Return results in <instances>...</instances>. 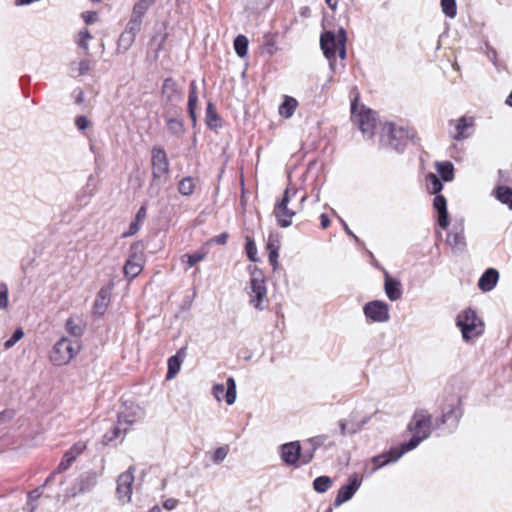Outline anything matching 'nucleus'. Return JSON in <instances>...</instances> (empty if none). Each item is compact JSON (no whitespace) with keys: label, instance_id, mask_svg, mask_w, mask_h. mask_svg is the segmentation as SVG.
<instances>
[{"label":"nucleus","instance_id":"f257e3e1","mask_svg":"<svg viewBox=\"0 0 512 512\" xmlns=\"http://www.w3.org/2000/svg\"><path fill=\"white\" fill-rule=\"evenodd\" d=\"M431 417L425 410H418L409 423V430L413 433L412 438L402 444L400 452H397L395 459H399L404 453L416 448L421 441L428 438L431 432Z\"/></svg>","mask_w":512,"mask_h":512},{"label":"nucleus","instance_id":"f03ea898","mask_svg":"<svg viewBox=\"0 0 512 512\" xmlns=\"http://www.w3.org/2000/svg\"><path fill=\"white\" fill-rule=\"evenodd\" d=\"M346 32L343 28H340L337 33L332 31H326L322 33L320 37V46L323 50L325 57L329 60L330 67L333 71H336V55L344 60L346 56Z\"/></svg>","mask_w":512,"mask_h":512},{"label":"nucleus","instance_id":"7ed1b4c3","mask_svg":"<svg viewBox=\"0 0 512 512\" xmlns=\"http://www.w3.org/2000/svg\"><path fill=\"white\" fill-rule=\"evenodd\" d=\"M456 325L461 330L463 340L467 343L480 337L485 328L483 320L472 308H467L457 315Z\"/></svg>","mask_w":512,"mask_h":512},{"label":"nucleus","instance_id":"20e7f679","mask_svg":"<svg viewBox=\"0 0 512 512\" xmlns=\"http://www.w3.org/2000/svg\"><path fill=\"white\" fill-rule=\"evenodd\" d=\"M152 181L149 190L155 194H159L160 187L166 183L169 173V161L167 154L161 147L152 149Z\"/></svg>","mask_w":512,"mask_h":512},{"label":"nucleus","instance_id":"39448f33","mask_svg":"<svg viewBox=\"0 0 512 512\" xmlns=\"http://www.w3.org/2000/svg\"><path fill=\"white\" fill-rule=\"evenodd\" d=\"M80 349V340L62 337L54 345L50 353V361L57 366L66 365L79 353Z\"/></svg>","mask_w":512,"mask_h":512},{"label":"nucleus","instance_id":"423d86ee","mask_svg":"<svg viewBox=\"0 0 512 512\" xmlns=\"http://www.w3.org/2000/svg\"><path fill=\"white\" fill-rule=\"evenodd\" d=\"M351 114L353 122L358 126L363 134L373 135L377 119L373 110L360 106L355 99L351 104Z\"/></svg>","mask_w":512,"mask_h":512},{"label":"nucleus","instance_id":"0eeeda50","mask_svg":"<svg viewBox=\"0 0 512 512\" xmlns=\"http://www.w3.org/2000/svg\"><path fill=\"white\" fill-rule=\"evenodd\" d=\"M297 193L296 189L287 188L280 202L274 207V215L279 226L286 228L292 224V219L296 215V210L289 208L288 204L292 197Z\"/></svg>","mask_w":512,"mask_h":512},{"label":"nucleus","instance_id":"6e6552de","mask_svg":"<svg viewBox=\"0 0 512 512\" xmlns=\"http://www.w3.org/2000/svg\"><path fill=\"white\" fill-rule=\"evenodd\" d=\"M142 417L143 411L139 406L133 404L125 406L119 414L118 424L114 429L115 438L119 437L121 431H126L129 426L139 421Z\"/></svg>","mask_w":512,"mask_h":512},{"label":"nucleus","instance_id":"1a4fd4ad","mask_svg":"<svg viewBox=\"0 0 512 512\" xmlns=\"http://www.w3.org/2000/svg\"><path fill=\"white\" fill-rule=\"evenodd\" d=\"M134 468L130 467L126 472L119 475L117 479L116 493L119 501L123 504L130 502L132 497V485L134 482Z\"/></svg>","mask_w":512,"mask_h":512},{"label":"nucleus","instance_id":"9d476101","mask_svg":"<svg viewBox=\"0 0 512 512\" xmlns=\"http://www.w3.org/2000/svg\"><path fill=\"white\" fill-rule=\"evenodd\" d=\"M139 248V244L131 246L129 257L123 268L125 276L129 279L135 278L143 269V258Z\"/></svg>","mask_w":512,"mask_h":512},{"label":"nucleus","instance_id":"9b49d317","mask_svg":"<svg viewBox=\"0 0 512 512\" xmlns=\"http://www.w3.org/2000/svg\"><path fill=\"white\" fill-rule=\"evenodd\" d=\"M212 394L217 401L225 399L228 405H232L236 401V383L232 377H229L224 384H215L212 387Z\"/></svg>","mask_w":512,"mask_h":512},{"label":"nucleus","instance_id":"f8f14e48","mask_svg":"<svg viewBox=\"0 0 512 512\" xmlns=\"http://www.w3.org/2000/svg\"><path fill=\"white\" fill-rule=\"evenodd\" d=\"M161 99L166 105H176L181 101L182 92L173 78L168 77L163 81Z\"/></svg>","mask_w":512,"mask_h":512},{"label":"nucleus","instance_id":"ddd939ff","mask_svg":"<svg viewBox=\"0 0 512 512\" xmlns=\"http://www.w3.org/2000/svg\"><path fill=\"white\" fill-rule=\"evenodd\" d=\"M365 316L373 322H386L389 319V310L382 301H371L364 306Z\"/></svg>","mask_w":512,"mask_h":512},{"label":"nucleus","instance_id":"4468645a","mask_svg":"<svg viewBox=\"0 0 512 512\" xmlns=\"http://www.w3.org/2000/svg\"><path fill=\"white\" fill-rule=\"evenodd\" d=\"M446 244L455 252H462L466 246L464 237V226L462 223L454 224L448 232Z\"/></svg>","mask_w":512,"mask_h":512},{"label":"nucleus","instance_id":"2eb2a0df","mask_svg":"<svg viewBox=\"0 0 512 512\" xmlns=\"http://www.w3.org/2000/svg\"><path fill=\"white\" fill-rule=\"evenodd\" d=\"M361 482L358 480L356 475H353L349 479V483L347 485L342 486L338 490V494L335 498L334 504L335 506H340L344 502L350 500L356 491L359 489Z\"/></svg>","mask_w":512,"mask_h":512},{"label":"nucleus","instance_id":"dca6fc26","mask_svg":"<svg viewBox=\"0 0 512 512\" xmlns=\"http://www.w3.org/2000/svg\"><path fill=\"white\" fill-rule=\"evenodd\" d=\"M299 442H289L281 446V459L287 465H295L300 458Z\"/></svg>","mask_w":512,"mask_h":512},{"label":"nucleus","instance_id":"f3484780","mask_svg":"<svg viewBox=\"0 0 512 512\" xmlns=\"http://www.w3.org/2000/svg\"><path fill=\"white\" fill-rule=\"evenodd\" d=\"M98 475L94 471H89L81 475V477L77 480L75 487L71 493L72 496H76L79 493H84L91 490L96 482Z\"/></svg>","mask_w":512,"mask_h":512},{"label":"nucleus","instance_id":"a211bd4d","mask_svg":"<svg viewBox=\"0 0 512 512\" xmlns=\"http://www.w3.org/2000/svg\"><path fill=\"white\" fill-rule=\"evenodd\" d=\"M65 328L68 334L80 340L86 329V322L81 315H71L66 321Z\"/></svg>","mask_w":512,"mask_h":512},{"label":"nucleus","instance_id":"6ab92c4d","mask_svg":"<svg viewBox=\"0 0 512 512\" xmlns=\"http://www.w3.org/2000/svg\"><path fill=\"white\" fill-rule=\"evenodd\" d=\"M474 126V118L463 116L455 123V133L452 138L455 140H463L470 136L469 130Z\"/></svg>","mask_w":512,"mask_h":512},{"label":"nucleus","instance_id":"aec40b11","mask_svg":"<svg viewBox=\"0 0 512 512\" xmlns=\"http://www.w3.org/2000/svg\"><path fill=\"white\" fill-rule=\"evenodd\" d=\"M186 357V348L183 347L177 351V353L173 356H171L168 359V371L166 374V379L171 380L173 379L178 372L181 369L182 363L184 362V359Z\"/></svg>","mask_w":512,"mask_h":512},{"label":"nucleus","instance_id":"412c9836","mask_svg":"<svg viewBox=\"0 0 512 512\" xmlns=\"http://www.w3.org/2000/svg\"><path fill=\"white\" fill-rule=\"evenodd\" d=\"M433 206L438 212V225L442 229H446L449 225L447 203L442 195H436L433 201Z\"/></svg>","mask_w":512,"mask_h":512},{"label":"nucleus","instance_id":"4be33fe9","mask_svg":"<svg viewBox=\"0 0 512 512\" xmlns=\"http://www.w3.org/2000/svg\"><path fill=\"white\" fill-rule=\"evenodd\" d=\"M248 300L251 306L257 310H263L268 307L269 298L267 290H249Z\"/></svg>","mask_w":512,"mask_h":512},{"label":"nucleus","instance_id":"5701e85b","mask_svg":"<svg viewBox=\"0 0 512 512\" xmlns=\"http://www.w3.org/2000/svg\"><path fill=\"white\" fill-rule=\"evenodd\" d=\"M110 302V290H100L94 301L93 313L101 316L105 313Z\"/></svg>","mask_w":512,"mask_h":512},{"label":"nucleus","instance_id":"b1692460","mask_svg":"<svg viewBox=\"0 0 512 512\" xmlns=\"http://www.w3.org/2000/svg\"><path fill=\"white\" fill-rule=\"evenodd\" d=\"M499 279V272L494 268L487 269L478 281V288H493Z\"/></svg>","mask_w":512,"mask_h":512},{"label":"nucleus","instance_id":"393cba45","mask_svg":"<svg viewBox=\"0 0 512 512\" xmlns=\"http://www.w3.org/2000/svg\"><path fill=\"white\" fill-rule=\"evenodd\" d=\"M197 103H198L197 84L193 80L190 82V92H189L188 103H187L188 113H189V116H190L193 124L196 123L195 110L197 107Z\"/></svg>","mask_w":512,"mask_h":512},{"label":"nucleus","instance_id":"a878e982","mask_svg":"<svg viewBox=\"0 0 512 512\" xmlns=\"http://www.w3.org/2000/svg\"><path fill=\"white\" fill-rule=\"evenodd\" d=\"M297 106H298V102L295 98H293L291 96H285L284 101L279 106V114L282 117L288 119V118L292 117Z\"/></svg>","mask_w":512,"mask_h":512},{"label":"nucleus","instance_id":"bb28decb","mask_svg":"<svg viewBox=\"0 0 512 512\" xmlns=\"http://www.w3.org/2000/svg\"><path fill=\"white\" fill-rule=\"evenodd\" d=\"M206 252L197 251L193 254H184L181 256V263L185 270H188L195 266L197 263L205 259Z\"/></svg>","mask_w":512,"mask_h":512},{"label":"nucleus","instance_id":"cd10ccee","mask_svg":"<svg viewBox=\"0 0 512 512\" xmlns=\"http://www.w3.org/2000/svg\"><path fill=\"white\" fill-rule=\"evenodd\" d=\"M397 452H400V450L392 449L388 453L375 456L372 459L373 463L375 464L374 470H377L390 462L397 461L398 459H395V455Z\"/></svg>","mask_w":512,"mask_h":512},{"label":"nucleus","instance_id":"c85d7f7f","mask_svg":"<svg viewBox=\"0 0 512 512\" xmlns=\"http://www.w3.org/2000/svg\"><path fill=\"white\" fill-rule=\"evenodd\" d=\"M496 198L512 209V189L506 186H498L495 190Z\"/></svg>","mask_w":512,"mask_h":512},{"label":"nucleus","instance_id":"c756f323","mask_svg":"<svg viewBox=\"0 0 512 512\" xmlns=\"http://www.w3.org/2000/svg\"><path fill=\"white\" fill-rule=\"evenodd\" d=\"M367 422V419H364L361 423H354L351 424L348 423L347 420H340L339 421V427H340V433L341 435L345 436L347 434H353L356 433L361 429V427Z\"/></svg>","mask_w":512,"mask_h":512},{"label":"nucleus","instance_id":"7c9ffc66","mask_svg":"<svg viewBox=\"0 0 512 512\" xmlns=\"http://www.w3.org/2000/svg\"><path fill=\"white\" fill-rule=\"evenodd\" d=\"M437 172L440 174L441 178L444 181H451L454 177V168L452 163L450 162H437L436 163Z\"/></svg>","mask_w":512,"mask_h":512},{"label":"nucleus","instance_id":"2f4dec72","mask_svg":"<svg viewBox=\"0 0 512 512\" xmlns=\"http://www.w3.org/2000/svg\"><path fill=\"white\" fill-rule=\"evenodd\" d=\"M91 69V61L83 59L80 62H73L70 65L72 76H82Z\"/></svg>","mask_w":512,"mask_h":512},{"label":"nucleus","instance_id":"473e14b6","mask_svg":"<svg viewBox=\"0 0 512 512\" xmlns=\"http://www.w3.org/2000/svg\"><path fill=\"white\" fill-rule=\"evenodd\" d=\"M195 188V180L192 177H185L179 182L178 191L184 196L193 194Z\"/></svg>","mask_w":512,"mask_h":512},{"label":"nucleus","instance_id":"72a5a7b5","mask_svg":"<svg viewBox=\"0 0 512 512\" xmlns=\"http://www.w3.org/2000/svg\"><path fill=\"white\" fill-rule=\"evenodd\" d=\"M219 118L212 103H208L206 110V123L211 129L219 127Z\"/></svg>","mask_w":512,"mask_h":512},{"label":"nucleus","instance_id":"f704fd0d","mask_svg":"<svg viewBox=\"0 0 512 512\" xmlns=\"http://www.w3.org/2000/svg\"><path fill=\"white\" fill-rule=\"evenodd\" d=\"M234 49L239 57H244L248 50V39L244 35H238L234 40Z\"/></svg>","mask_w":512,"mask_h":512},{"label":"nucleus","instance_id":"c9c22d12","mask_svg":"<svg viewBox=\"0 0 512 512\" xmlns=\"http://www.w3.org/2000/svg\"><path fill=\"white\" fill-rule=\"evenodd\" d=\"M331 485L332 480L328 476H320L313 481V488L319 493L326 492L331 487Z\"/></svg>","mask_w":512,"mask_h":512},{"label":"nucleus","instance_id":"e433bc0d","mask_svg":"<svg viewBox=\"0 0 512 512\" xmlns=\"http://www.w3.org/2000/svg\"><path fill=\"white\" fill-rule=\"evenodd\" d=\"M141 24H142V18L139 17L138 15L136 16V15L132 14L129 22L127 23V26H126V29L124 32H127L136 37V35L138 34V32L141 29Z\"/></svg>","mask_w":512,"mask_h":512},{"label":"nucleus","instance_id":"4c0bfd02","mask_svg":"<svg viewBox=\"0 0 512 512\" xmlns=\"http://www.w3.org/2000/svg\"><path fill=\"white\" fill-rule=\"evenodd\" d=\"M156 0H138L134 5L132 14L143 18L146 11L155 3Z\"/></svg>","mask_w":512,"mask_h":512},{"label":"nucleus","instance_id":"58836bf2","mask_svg":"<svg viewBox=\"0 0 512 512\" xmlns=\"http://www.w3.org/2000/svg\"><path fill=\"white\" fill-rule=\"evenodd\" d=\"M443 188V185L441 183V181L439 180V178L433 174V173H430L428 176H427V189L430 193L432 194H437L438 192H440Z\"/></svg>","mask_w":512,"mask_h":512},{"label":"nucleus","instance_id":"ea45409f","mask_svg":"<svg viewBox=\"0 0 512 512\" xmlns=\"http://www.w3.org/2000/svg\"><path fill=\"white\" fill-rule=\"evenodd\" d=\"M441 8L449 18H454L457 14L456 0H441Z\"/></svg>","mask_w":512,"mask_h":512},{"label":"nucleus","instance_id":"a19ab883","mask_svg":"<svg viewBox=\"0 0 512 512\" xmlns=\"http://www.w3.org/2000/svg\"><path fill=\"white\" fill-rule=\"evenodd\" d=\"M228 453H229V446L228 445H223L221 447H218L213 452V455H212L213 463L220 464L221 462H223L225 460V458L227 457Z\"/></svg>","mask_w":512,"mask_h":512},{"label":"nucleus","instance_id":"79ce46f5","mask_svg":"<svg viewBox=\"0 0 512 512\" xmlns=\"http://www.w3.org/2000/svg\"><path fill=\"white\" fill-rule=\"evenodd\" d=\"M24 337V331L22 328H17L13 335L5 341L4 347L5 349H11L18 341H20Z\"/></svg>","mask_w":512,"mask_h":512},{"label":"nucleus","instance_id":"37998d69","mask_svg":"<svg viewBox=\"0 0 512 512\" xmlns=\"http://www.w3.org/2000/svg\"><path fill=\"white\" fill-rule=\"evenodd\" d=\"M167 128L170 133L178 135L181 134L183 131V123L178 119H169L167 121Z\"/></svg>","mask_w":512,"mask_h":512},{"label":"nucleus","instance_id":"c03bdc74","mask_svg":"<svg viewBox=\"0 0 512 512\" xmlns=\"http://www.w3.org/2000/svg\"><path fill=\"white\" fill-rule=\"evenodd\" d=\"M246 252L247 256L251 261H257L256 255H257V248L255 242L250 238L246 237Z\"/></svg>","mask_w":512,"mask_h":512},{"label":"nucleus","instance_id":"a18cd8bd","mask_svg":"<svg viewBox=\"0 0 512 512\" xmlns=\"http://www.w3.org/2000/svg\"><path fill=\"white\" fill-rule=\"evenodd\" d=\"M459 416H460V414H459L458 410L451 409L447 413L443 414V416H442V424H445V423H447L448 421L451 420V424L455 425L457 423V421H458Z\"/></svg>","mask_w":512,"mask_h":512},{"label":"nucleus","instance_id":"49530a36","mask_svg":"<svg viewBox=\"0 0 512 512\" xmlns=\"http://www.w3.org/2000/svg\"><path fill=\"white\" fill-rule=\"evenodd\" d=\"M134 40L135 36L127 32H123L119 38V46H123L124 49L127 50L132 45Z\"/></svg>","mask_w":512,"mask_h":512},{"label":"nucleus","instance_id":"de8ad7c7","mask_svg":"<svg viewBox=\"0 0 512 512\" xmlns=\"http://www.w3.org/2000/svg\"><path fill=\"white\" fill-rule=\"evenodd\" d=\"M78 45L83 49H88V41L91 39V34L88 30H82L79 32Z\"/></svg>","mask_w":512,"mask_h":512},{"label":"nucleus","instance_id":"09e8293b","mask_svg":"<svg viewBox=\"0 0 512 512\" xmlns=\"http://www.w3.org/2000/svg\"><path fill=\"white\" fill-rule=\"evenodd\" d=\"M140 227L141 224L134 220L133 222L130 223L128 230L124 232L122 236L125 238L133 236L139 231Z\"/></svg>","mask_w":512,"mask_h":512},{"label":"nucleus","instance_id":"8fccbe9b","mask_svg":"<svg viewBox=\"0 0 512 512\" xmlns=\"http://www.w3.org/2000/svg\"><path fill=\"white\" fill-rule=\"evenodd\" d=\"M279 248H280V243H279L278 237L270 235L268 238V241H267V250L268 251L279 250Z\"/></svg>","mask_w":512,"mask_h":512},{"label":"nucleus","instance_id":"3c124183","mask_svg":"<svg viewBox=\"0 0 512 512\" xmlns=\"http://www.w3.org/2000/svg\"><path fill=\"white\" fill-rule=\"evenodd\" d=\"M85 449L86 444L84 442H77L69 449V451H71L72 454L78 457L80 454L83 453Z\"/></svg>","mask_w":512,"mask_h":512},{"label":"nucleus","instance_id":"603ef678","mask_svg":"<svg viewBox=\"0 0 512 512\" xmlns=\"http://www.w3.org/2000/svg\"><path fill=\"white\" fill-rule=\"evenodd\" d=\"M75 124L79 130H85L90 123L85 116H78L75 120Z\"/></svg>","mask_w":512,"mask_h":512},{"label":"nucleus","instance_id":"864d4df0","mask_svg":"<svg viewBox=\"0 0 512 512\" xmlns=\"http://www.w3.org/2000/svg\"><path fill=\"white\" fill-rule=\"evenodd\" d=\"M399 285L400 283L395 278H392L388 274H386L384 288H397Z\"/></svg>","mask_w":512,"mask_h":512},{"label":"nucleus","instance_id":"5fc2aeb1","mask_svg":"<svg viewBox=\"0 0 512 512\" xmlns=\"http://www.w3.org/2000/svg\"><path fill=\"white\" fill-rule=\"evenodd\" d=\"M71 464H72V462L69 459H67L65 456H63V459L59 463L56 472L62 473L64 471H66L71 466Z\"/></svg>","mask_w":512,"mask_h":512},{"label":"nucleus","instance_id":"6e6d98bb","mask_svg":"<svg viewBox=\"0 0 512 512\" xmlns=\"http://www.w3.org/2000/svg\"><path fill=\"white\" fill-rule=\"evenodd\" d=\"M227 239H228V233L226 232H223L215 237H213L210 242L211 243H216V244H220V245H224L226 244L227 242Z\"/></svg>","mask_w":512,"mask_h":512},{"label":"nucleus","instance_id":"4d7b16f0","mask_svg":"<svg viewBox=\"0 0 512 512\" xmlns=\"http://www.w3.org/2000/svg\"><path fill=\"white\" fill-rule=\"evenodd\" d=\"M83 19L87 24L94 23L97 20V13L96 12H85L83 13Z\"/></svg>","mask_w":512,"mask_h":512},{"label":"nucleus","instance_id":"13d9d810","mask_svg":"<svg viewBox=\"0 0 512 512\" xmlns=\"http://www.w3.org/2000/svg\"><path fill=\"white\" fill-rule=\"evenodd\" d=\"M146 207L145 206H141L138 210V212L136 213V216H135V221H137L138 223H140L142 225L144 219L146 218Z\"/></svg>","mask_w":512,"mask_h":512},{"label":"nucleus","instance_id":"bf43d9fd","mask_svg":"<svg viewBox=\"0 0 512 512\" xmlns=\"http://www.w3.org/2000/svg\"><path fill=\"white\" fill-rule=\"evenodd\" d=\"M177 505H178V500L174 499V498L166 499L163 503L164 508L169 511L175 509L177 507Z\"/></svg>","mask_w":512,"mask_h":512},{"label":"nucleus","instance_id":"052dcab7","mask_svg":"<svg viewBox=\"0 0 512 512\" xmlns=\"http://www.w3.org/2000/svg\"><path fill=\"white\" fill-rule=\"evenodd\" d=\"M386 293L391 301H396L401 297L402 290H386Z\"/></svg>","mask_w":512,"mask_h":512},{"label":"nucleus","instance_id":"680f3d73","mask_svg":"<svg viewBox=\"0 0 512 512\" xmlns=\"http://www.w3.org/2000/svg\"><path fill=\"white\" fill-rule=\"evenodd\" d=\"M269 252V262L270 264L275 267L277 265V260L279 257V250H272Z\"/></svg>","mask_w":512,"mask_h":512},{"label":"nucleus","instance_id":"e2e57ef3","mask_svg":"<svg viewBox=\"0 0 512 512\" xmlns=\"http://www.w3.org/2000/svg\"><path fill=\"white\" fill-rule=\"evenodd\" d=\"M8 305V295L6 290L0 291V309L6 308Z\"/></svg>","mask_w":512,"mask_h":512},{"label":"nucleus","instance_id":"0e129e2a","mask_svg":"<svg viewBox=\"0 0 512 512\" xmlns=\"http://www.w3.org/2000/svg\"><path fill=\"white\" fill-rule=\"evenodd\" d=\"M330 225V220L326 214L321 215V226L326 229Z\"/></svg>","mask_w":512,"mask_h":512},{"label":"nucleus","instance_id":"69168bd1","mask_svg":"<svg viewBox=\"0 0 512 512\" xmlns=\"http://www.w3.org/2000/svg\"><path fill=\"white\" fill-rule=\"evenodd\" d=\"M41 495L40 491L37 489V490H34L32 491L30 494H29V500L32 501L34 499H37L39 498Z\"/></svg>","mask_w":512,"mask_h":512},{"label":"nucleus","instance_id":"338daca9","mask_svg":"<svg viewBox=\"0 0 512 512\" xmlns=\"http://www.w3.org/2000/svg\"><path fill=\"white\" fill-rule=\"evenodd\" d=\"M64 456L69 459L72 463L76 460L77 456L71 453V451H67Z\"/></svg>","mask_w":512,"mask_h":512},{"label":"nucleus","instance_id":"774afa93","mask_svg":"<svg viewBox=\"0 0 512 512\" xmlns=\"http://www.w3.org/2000/svg\"><path fill=\"white\" fill-rule=\"evenodd\" d=\"M64 456L69 459L72 463L76 460L77 456L71 453V451H67Z\"/></svg>","mask_w":512,"mask_h":512}]
</instances>
